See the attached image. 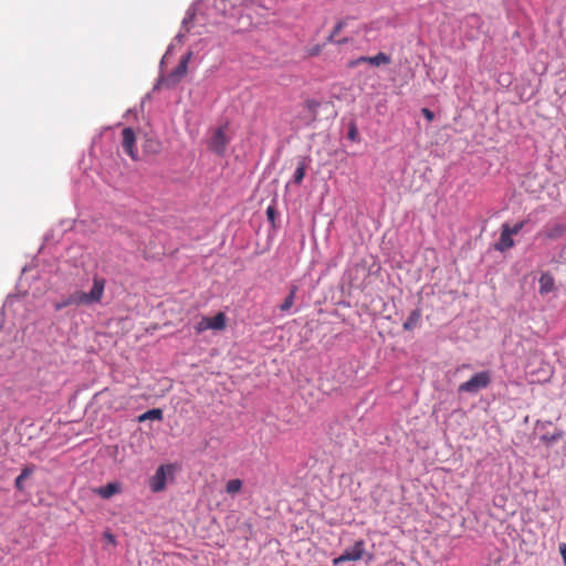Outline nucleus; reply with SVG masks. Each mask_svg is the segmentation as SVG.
<instances>
[{
	"label": "nucleus",
	"instance_id": "1",
	"mask_svg": "<svg viewBox=\"0 0 566 566\" xmlns=\"http://www.w3.org/2000/svg\"><path fill=\"white\" fill-rule=\"evenodd\" d=\"M105 284L106 282L103 277L94 276L93 286L88 293L75 291L67 297L63 298L60 303H57L55 308L61 310L71 305L80 306L99 303L104 296Z\"/></svg>",
	"mask_w": 566,
	"mask_h": 566
},
{
	"label": "nucleus",
	"instance_id": "2",
	"mask_svg": "<svg viewBox=\"0 0 566 566\" xmlns=\"http://www.w3.org/2000/svg\"><path fill=\"white\" fill-rule=\"evenodd\" d=\"M491 380V373L489 370H483L474 374L468 381L461 384L458 391L478 394L480 390L489 387Z\"/></svg>",
	"mask_w": 566,
	"mask_h": 566
},
{
	"label": "nucleus",
	"instance_id": "3",
	"mask_svg": "<svg viewBox=\"0 0 566 566\" xmlns=\"http://www.w3.org/2000/svg\"><path fill=\"white\" fill-rule=\"evenodd\" d=\"M227 326V317L223 312H219L213 317L203 316L195 326L197 334H201L207 329L222 331Z\"/></svg>",
	"mask_w": 566,
	"mask_h": 566
},
{
	"label": "nucleus",
	"instance_id": "4",
	"mask_svg": "<svg viewBox=\"0 0 566 566\" xmlns=\"http://www.w3.org/2000/svg\"><path fill=\"white\" fill-rule=\"evenodd\" d=\"M122 147L127 156H129L133 160H138V149L136 146V134L133 128L125 127L122 130Z\"/></svg>",
	"mask_w": 566,
	"mask_h": 566
},
{
	"label": "nucleus",
	"instance_id": "5",
	"mask_svg": "<svg viewBox=\"0 0 566 566\" xmlns=\"http://www.w3.org/2000/svg\"><path fill=\"white\" fill-rule=\"evenodd\" d=\"M365 551V543L363 541H357L355 544L345 549L342 555L333 559V564L335 566L345 563V562H355L363 558V554Z\"/></svg>",
	"mask_w": 566,
	"mask_h": 566
},
{
	"label": "nucleus",
	"instance_id": "6",
	"mask_svg": "<svg viewBox=\"0 0 566 566\" xmlns=\"http://www.w3.org/2000/svg\"><path fill=\"white\" fill-rule=\"evenodd\" d=\"M228 143L229 139L226 136L224 128L219 127L218 129H216L209 142V148L217 155L222 156L226 153Z\"/></svg>",
	"mask_w": 566,
	"mask_h": 566
},
{
	"label": "nucleus",
	"instance_id": "7",
	"mask_svg": "<svg viewBox=\"0 0 566 566\" xmlns=\"http://www.w3.org/2000/svg\"><path fill=\"white\" fill-rule=\"evenodd\" d=\"M565 234H566V223L558 221V220L548 222L545 226V228L543 229L544 238L552 240V241L559 240V239L564 238Z\"/></svg>",
	"mask_w": 566,
	"mask_h": 566
},
{
	"label": "nucleus",
	"instance_id": "8",
	"mask_svg": "<svg viewBox=\"0 0 566 566\" xmlns=\"http://www.w3.org/2000/svg\"><path fill=\"white\" fill-rule=\"evenodd\" d=\"M149 488L153 492L158 493L166 488V467L160 465L149 480Z\"/></svg>",
	"mask_w": 566,
	"mask_h": 566
},
{
	"label": "nucleus",
	"instance_id": "9",
	"mask_svg": "<svg viewBox=\"0 0 566 566\" xmlns=\"http://www.w3.org/2000/svg\"><path fill=\"white\" fill-rule=\"evenodd\" d=\"M363 62H368L371 65H379L381 63H388L389 62V57L385 53H378L377 55H375L373 57L360 56L359 59L350 61L348 63V66L349 67H355V66H357L358 64H360Z\"/></svg>",
	"mask_w": 566,
	"mask_h": 566
},
{
	"label": "nucleus",
	"instance_id": "10",
	"mask_svg": "<svg viewBox=\"0 0 566 566\" xmlns=\"http://www.w3.org/2000/svg\"><path fill=\"white\" fill-rule=\"evenodd\" d=\"M539 294L545 295L555 289V280L549 272H545L539 277Z\"/></svg>",
	"mask_w": 566,
	"mask_h": 566
},
{
	"label": "nucleus",
	"instance_id": "11",
	"mask_svg": "<svg viewBox=\"0 0 566 566\" xmlns=\"http://www.w3.org/2000/svg\"><path fill=\"white\" fill-rule=\"evenodd\" d=\"M514 245V240L510 235L507 230L501 229V235L499 241L494 244L495 250L504 252L505 250Z\"/></svg>",
	"mask_w": 566,
	"mask_h": 566
},
{
	"label": "nucleus",
	"instance_id": "12",
	"mask_svg": "<svg viewBox=\"0 0 566 566\" xmlns=\"http://www.w3.org/2000/svg\"><path fill=\"white\" fill-rule=\"evenodd\" d=\"M101 497L109 499L120 492V484L117 482L107 483L95 491Z\"/></svg>",
	"mask_w": 566,
	"mask_h": 566
},
{
	"label": "nucleus",
	"instance_id": "13",
	"mask_svg": "<svg viewBox=\"0 0 566 566\" xmlns=\"http://www.w3.org/2000/svg\"><path fill=\"white\" fill-rule=\"evenodd\" d=\"M190 56H191V53H188L186 56H184L179 64L177 65V67L175 69V71L172 72V76L175 77L176 81L180 80L182 76L186 75L187 73V70H188V62L190 60Z\"/></svg>",
	"mask_w": 566,
	"mask_h": 566
},
{
	"label": "nucleus",
	"instance_id": "14",
	"mask_svg": "<svg viewBox=\"0 0 566 566\" xmlns=\"http://www.w3.org/2000/svg\"><path fill=\"white\" fill-rule=\"evenodd\" d=\"M297 290H298V287L296 285H291L289 295L285 297L283 303L280 305V310L282 312H287L293 307Z\"/></svg>",
	"mask_w": 566,
	"mask_h": 566
},
{
	"label": "nucleus",
	"instance_id": "15",
	"mask_svg": "<svg viewBox=\"0 0 566 566\" xmlns=\"http://www.w3.org/2000/svg\"><path fill=\"white\" fill-rule=\"evenodd\" d=\"M420 317H421L420 310L419 308L412 310L410 312L407 321L403 323V329L405 331H412L417 326Z\"/></svg>",
	"mask_w": 566,
	"mask_h": 566
},
{
	"label": "nucleus",
	"instance_id": "16",
	"mask_svg": "<svg viewBox=\"0 0 566 566\" xmlns=\"http://www.w3.org/2000/svg\"><path fill=\"white\" fill-rule=\"evenodd\" d=\"M163 410L161 409H150L144 413H142L139 417H138V421L139 422H144L146 420H163Z\"/></svg>",
	"mask_w": 566,
	"mask_h": 566
},
{
	"label": "nucleus",
	"instance_id": "17",
	"mask_svg": "<svg viewBox=\"0 0 566 566\" xmlns=\"http://www.w3.org/2000/svg\"><path fill=\"white\" fill-rule=\"evenodd\" d=\"M34 471L33 467H25L22 469L21 473L17 476L14 481V485L19 491L23 490V481L28 479Z\"/></svg>",
	"mask_w": 566,
	"mask_h": 566
},
{
	"label": "nucleus",
	"instance_id": "18",
	"mask_svg": "<svg viewBox=\"0 0 566 566\" xmlns=\"http://www.w3.org/2000/svg\"><path fill=\"white\" fill-rule=\"evenodd\" d=\"M564 436V432L562 430H556L554 433L552 434H542L541 436V441H543L547 447L558 442Z\"/></svg>",
	"mask_w": 566,
	"mask_h": 566
},
{
	"label": "nucleus",
	"instance_id": "19",
	"mask_svg": "<svg viewBox=\"0 0 566 566\" xmlns=\"http://www.w3.org/2000/svg\"><path fill=\"white\" fill-rule=\"evenodd\" d=\"M242 489V481L240 479H232L228 481L226 485V491L229 494H237Z\"/></svg>",
	"mask_w": 566,
	"mask_h": 566
},
{
	"label": "nucleus",
	"instance_id": "20",
	"mask_svg": "<svg viewBox=\"0 0 566 566\" xmlns=\"http://www.w3.org/2000/svg\"><path fill=\"white\" fill-rule=\"evenodd\" d=\"M318 106H319V103L314 99H307L305 102L304 107L310 113L311 120H315Z\"/></svg>",
	"mask_w": 566,
	"mask_h": 566
},
{
	"label": "nucleus",
	"instance_id": "21",
	"mask_svg": "<svg viewBox=\"0 0 566 566\" xmlns=\"http://www.w3.org/2000/svg\"><path fill=\"white\" fill-rule=\"evenodd\" d=\"M525 223H526V221H521V222L515 223L513 227H511L509 223H503L502 228L504 230H507L510 232V235L512 237L514 234H517L523 229Z\"/></svg>",
	"mask_w": 566,
	"mask_h": 566
},
{
	"label": "nucleus",
	"instance_id": "22",
	"mask_svg": "<svg viewBox=\"0 0 566 566\" xmlns=\"http://www.w3.org/2000/svg\"><path fill=\"white\" fill-rule=\"evenodd\" d=\"M305 176V165L303 163H300L298 167L296 168L293 179L295 184H301Z\"/></svg>",
	"mask_w": 566,
	"mask_h": 566
},
{
	"label": "nucleus",
	"instance_id": "23",
	"mask_svg": "<svg viewBox=\"0 0 566 566\" xmlns=\"http://www.w3.org/2000/svg\"><path fill=\"white\" fill-rule=\"evenodd\" d=\"M346 22L339 21L333 29L332 33L328 36V42H334L335 38L338 35V33L344 29Z\"/></svg>",
	"mask_w": 566,
	"mask_h": 566
},
{
	"label": "nucleus",
	"instance_id": "24",
	"mask_svg": "<svg viewBox=\"0 0 566 566\" xmlns=\"http://www.w3.org/2000/svg\"><path fill=\"white\" fill-rule=\"evenodd\" d=\"M347 137L353 142H356L358 139V130L355 123L349 124Z\"/></svg>",
	"mask_w": 566,
	"mask_h": 566
},
{
	"label": "nucleus",
	"instance_id": "25",
	"mask_svg": "<svg viewBox=\"0 0 566 566\" xmlns=\"http://www.w3.org/2000/svg\"><path fill=\"white\" fill-rule=\"evenodd\" d=\"M421 113L429 122H431L434 118V113L427 107H423L421 109Z\"/></svg>",
	"mask_w": 566,
	"mask_h": 566
},
{
	"label": "nucleus",
	"instance_id": "26",
	"mask_svg": "<svg viewBox=\"0 0 566 566\" xmlns=\"http://www.w3.org/2000/svg\"><path fill=\"white\" fill-rule=\"evenodd\" d=\"M266 216H268V219H269L270 221H272V222H273V221H274V219H275V216H276L275 208H274V207H272V206L268 207V209H266Z\"/></svg>",
	"mask_w": 566,
	"mask_h": 566
},
{
	"label": "nucleus",
	"instance_id": "27",
	"mask_svg": "<svg viewBox=\"0 0 566 566\" xmlns=\"http://www.w3.org/2000/svg\"><path fill=\"white\" fill-rule=\"evenodd\" d=\"M559 553L563 557L564 565L566 566V544L559 545Z\"/></svg>",
	"mask_w": 566,
	"mask_h": 566
},
{
	"label": "nucleus",
	"instance_id": "28",
	"mask_svg": "<svg viewBox=\"0 0 566 566\" xmlns=\"http://www.w3.org/2000/svg\"><path fill=\"white\" fill-rule=\"evenodd\" d=\"M318 53H319V48H318V46L314 48V49L311 51V55H316V54H318Z\"/></svg>",
	"mask_w": 566,
	"mask_h": 566
},
{
	"label": "nucleus",
	"instance_id": "29",
	"mask_svg": "<svg viewBox=\"0 0 566 566\" xmlns=\"http://www.w3.org/2000/svg\"><path fill=\"white\" fill-rule=\"evenodd\" d=\"M546 424H552V422L551 421H546V422L542 423V422L537 421V423H536L537 427L541 426L542 428H544Z\"/></svg>",
	"mask_w": 566,
	"mask_h": 566
},
{
	"label": "nucleus",
	"instance_id": "30",
	"mask_svg": "<svg viewBox=\"0 0 566 566\" xmlns=\"http://www.w3.org/2000/svg\"><path fill=\"white\" fill-rule=\"evenodd\" d=\"M149 143L151 145L155 144L156 148L154 150L157 151L158 150V142L149 140Z\"/></svg>",
	"mask_w": 566,
	"mask_h": 566
},
{
	"label": "nucleus",
	"instance_id": "31",
	"mask_svg": "<svg viewBox=\"0 0 566 566\" xmlns=\"http://www.w3.org/2000/svg\"><path fill=\"white\" fill-rule=\"evenodd\" d=\"M108 541L114 542L113 535H108Z\"/></svg>",
	"mask_w": 566,
	"mask_h": 566
}]
</instances>
